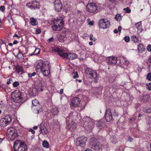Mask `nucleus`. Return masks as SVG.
Segmentation results:
<instances>
[{"instance_id": "nucleus-31", "label": "nucleus", "mask_w": 151, "mask_h": 151, "mask_svg": "<svg viewBox=\"0 0 151 151\" xmlns=\"http://www.w3.org/2000/svg\"><path fill=\"white\" fill-rule=\"evenodd\" d=\"M40 49L39 48H35V51L33 53L30 54L29 55L32 56V55H37L40 52Z\"/></svg>"}, {"instance_id": "nucleus-54", "label": "nucleus", "mask_w": 151, "mask_h": 151, "mask_svg": "<svg viewBox=\"0 0 151 151\" xmlns=\"http://www.w3.org/2000/svg\"><path fill=\"white\" fill-rule=\"evenodd\" d=\"M29 132H31V133L32 134H34L35 133V131L32 129H30L29 130Z\"/></svg>"}, {"instance_id": "nucleus-57", "label": "nucleus", "mask_w": 151, "mask_h": 151, "mask_svg": "<svg viewBox=\"0 0 151 151\" xmlns=\"http://www.w3.org/2000/svg\"><path fill=\"white\" fill-rule=\"evenodd\" d=\"M71 114H70V116L69 117L68 116L67 117H66V120L67 121H69V118H70V119H72V117L71 116Z\"/></svg>"}, {"instance_id": "nucleus-6", "label": "nucleus", "mask_w": 151, "mask_h": 151, "mask_svg": "<svg viewBox=\"0 0 151 151\" xmlns=\"http://www.w3.org/2000/svg\"><path fill=\"white\" fill-rule=\"evenodd\" d=\"M86 9L88 12L90 13L95 14L98 12L97 5L94 3H89L86 5Z\"/></svg>"}, {"instance_id": "nucleus-17", "label": "nucleus", "mask_w": 151, "mask_h": 151, "mask_svg": "<svg viewBox=\"0 0 151 151\" xmlns=\"http://www.w3.org/2000/svg\"><path fill=\"white\" fill-rule=\"evenodd\" d=\"M32 106H37L38 107L36 109L37 113L38 114L39 112H41L42 107L37 100L36 99L33 100L32 102Z\"/></svg>"}, {"instance_id": "nucleus-11", "label": "nucleus", "mask_w": 151, "mask_h": 151, "mask_svg": "<svg viewBox=\"0 0 151 151\" xmlns=\"http://www.w3.org/2000/svg\"><path fill=\"white\" fill-rule=\"evenodd\" d=\"M78 55L75 53H66L64 52L63 55V58H66L69 60H73L77 58Z\"/></svg>"}, {"instance_id": "nucleus-27", "label": "nucleus", "mask_w": 151, "mask_h": 151, "mask_svg": "<svg viewBox=\"0 0 151 151\" xmlns=\"http://www.w3.org/2000/svg\"><path fill=\"white\" fill-rule=\"evenodd\" d=\"M36 89L39 91L42 92L43 91V85L42 83H40L36 86Z\"/></svg>"}, {"instance_id": "nucleus-49", "label": "nucleus", "mask_w": 151, "mask_h": 151, "mask_svg": "<svg viewBox=\"0 0 151 151\" xmlns=\"http://www.w3.org/2000/svg\"><path fill=\"white\" fill-rule=\"evenodd\" d=\"M118 116V114L117 112L116 111V110H114V114L113 116L114 117L116 118Z\"/></svg>"}, {"instance_id": "nucleus-25", "label": "nucleus", "mask_w": 151, "mask_h": 151, "mask_svg": "<svg viewBox=\"0 0 151 151\" xmlns=\"http://www.w3.org/2000/svg\"><path fill=\"white\" fill-rule=\"evenodd\" d=\"M138 51L140 52H142L145 49L144 46L142 44H139L137 47Z\"/></svg>"}, {"instance_id": "nucleus-59", "label": "nucleus", "mask_w": 151, "mask_h": 151, "mask_svg": "<svg viewBox=\"0 0 151 151\" xmlns=\"http://www.w3.org/2000/svg\"><path fill=\"white\" fill-rule=\"evenodd\" d=\"M63 89L62 88L60 90V94H62L63 93Z\"/></svg>"}, {"instance_id": "nucleus-46", "label": "nucleus", "mask_w": 151, "mask_h": 151, "mask_svg": "<svg viewBox=\"0 0 151 151\" xmlns=\"http://www.w3.org/2000/svg\"><path fill=\"white\" fill-rule=\"evenodd\" d=\"M41 32V30L39 28H37L36 29L35 31V33L36 34H40Z\"/></svg>"}, {"instance_id": "nucleus-20", "label": "nucleus", "mask_w": 151, "mask_h": 151, "mask_svg": "<svg viewBox=\"0 0 151 151\" xmlns=\"http://www.w3.org/2000/svg\"><path fill=\"white\" fill-rule=\"evenodd\" d=\"M15 71L18 74H22L24 73V70L22 66L17 65L15 67Z\"/></svg>"}, {"instance_id": "nucleus-36", "label": "nucleus", "mask_w": 151, "mask_h": 151, "mask_svg": "<svg viewBox=\"0 0 151 151\" xmlns=\"http://www.w3.org/2000/svg\"><path fill=\"white\" fill-rule=\"evenodd\" d=\"M115 19L117 21H120L121 19V17L120 14H117L115 16Z\"/></svg>"}, {"instance_id": "nucleus-39", "label": "nucleus", "mask_w": 151, "mask_h": 151, "mask_svg": "<svg viewBox=\"0 0 151 151\" xmlns=\"http://www.w3.org/2000/svg\"><path fill=\"white\" fill-rule=\"evenodd\" d=\"M123 10L125 11V13H130L131 12V10L128 7H127V8H124L123 9Z\"/></svg>"}, {"instance_id": "nucleus-56", "label": "nucleus", "mask_w": 151, "mask_h": 151, "mask_svg": "<svg viewBox=\"0 0 151 151\" xmlns=\"http://www.w3.org/2000/svg\"><path fill=\"white\" fill-rule=\"evenodd\" d=\"M135 26L136 27H137V28L139 26V25H141V23L140 22H139L136 24H135Z\"/></svg>"}, {"instance_id": "nucleus-63", "label": "nucleus", "mask_w": 151, "mask_h": 151, "mask_svg": "<svg viewBox=\"0 0 151 151\" xmlns=\"http://www.w3.org/2000/svg\"><path fill=\"white\" fill-rule=\"evenodd\" d=\"M18 43V41L17 40H15L13 42V44H16Z\"/></svg>"}, {"instance_id": "nucleus-24", "label": "nucleus", "mask_w": 151, "mask_h": 151, "mask_svg": "<svg viewBox=\"0 0 151 151\" xmlns=\"http://www.w3.org/2000/svg\"><path fill=\"white\" fill-rule=\"evenodd\" d=\"M110 141L113 144H115L117 142L116 138L115 135H112L110 136Z\"/></svg>"}, {"instance_id": "nucleus-3", "label": "nucleus", "mask_w": 151, "mask_h": 151, "mask_svg": "<svg viewBox=\"0 0 151 151\" xmlns=\"http://www.w3.org/2000/svg\"><path fill=\"white\" fill-rule=\"evenodd\" d=\"M26 95L25 93L18 91L13 93L11 95V98L14 102L16 103H20L22 102V99Z\"/></svg>"}, {"instance_id": "nucleus-18", "label": "nucleus", "mask_w": 151, "mask_h": 151, "mask_svg": "<svg viewBox=\"0 0 151 151\" xmlns=\"http://www.w3.org/2000/svg\"><path fill=\"white\" fill-rule=\"evenodd\" d=\"M117 61V58L113 56L108 57L106 59L107 62L109 64H115Z\"/></svg>"}, {"instance_id": "nucleus-21", "label": "nucleus", "mask_w": 151, "mask_h": 151, "mask_svg": "<svg viewBox=\"0 0 151 151\" xmlns=\"http://www.w3.org/2000/svg\"><path fill=\"white\" fill-rule=\"evenodd\" d=\"M40 129L41 133L43 135L47 134L48 133V130L46 127L44 125H41L40 126Z\"/></svg>"}, {"instance_id": "nucleus-62", "label": "nucleus", "mask_w": 151, "mask_h": 151, "mask_svg": "<svg viewBox=\"0 0 151 151\" xmlns=\"http://www.w3.org/2000/svg\"><path fill=\"white\" fill-rule=\"evenodd\" d=\"M1 88H2L4 90H6V86H1Z\"/></svg>"}, {"instance_id": "nucleus-29", "label": "nucleus", "mask_w": 151, "mask_h": 151, "mask_svg": "<svg viewBox=\"0 0 151 151\" xmlns=\"http://www.w3.org/2000/svg\"><path fill=\"white\" fill-rule=\"evenodd\" d=\"M4 119L6 121V122L8 125L11 122L12 119L9 115H7L5 116Z\"/></svg>"}, {"instance_id": "nucleus-60", "label": "nucleus", "mask_w": 151, "mask_h": 151, "mask_svg": "<svg viewBox=\"0 0 151 151\" xmlns=\"http://www.w3.org/2000/svg\"><path fill=\"white\" fill-rule=\"evenodd\" d=\"M118 29L119 30V32L120 33L121 32V29H122V27L121 26H119L118 27Z\"/></svg>"}, {"instance_id": "nucleus-32", "label": "nucleus", "mask_w": 151, "mask_h": 151, "mask_svg": "<svg viewBox=\"0 0 151 151\" xmlns=\"http://www.w3.org/2000/svg\"><path fill=\"white\" fill-rule=\"evenodd\" d=\"M132 40L135 43H138L139 42V41L136 36L133 35L132 36Z\"/></svg>"}, {"instance_id": "nucleus-9", "label": "nucleus", "mask_w": 151, "mask_h": 151, "mask_svg": "<svg viewBox=\"0 0 151 151\" xmlns=\"http://www.w3.org/2000/svg\"><path fill=\"white\" fill-rule=\"evenodd\" d=\"M7 134L8 136H11V139L14 140L18 136L17 131L13 127L9 128L7 130Z\"/></svg>"}, {"instance_id": "nucleus-45", "label": "nucleus", "mask_w": 151, "mask_h": 151, "mask_svg": "<svg viewBox=\"0 0 151 151\" xmlns=\"http://www.w3.org/2000/svg\"><path fill=\"white\" fill-rule=\"evenodd\" d=\"M124 40L126 42H128L129 41L130 38L128 36H127L124 37Z\"/></svg>"}, {"instance_id": "nucleus-2", "label": "nucleus", "mask_w": 151, "mask_h": 151, "mask_svg": "<svg viewBox=\"0 0 151 151\" xmlns=\"http://www.w3.org/2000/svg\"><path fill=\"white\" fill-rule=\"evenodd\" d=\"M53 25L52 28L53 30L59 31L61 30L64 24L65 21L62 17L55 19L53 20Z\"/></svg>"}, {"instance_id": "nucleus-53", "label": "nucleus", "mask_w": 151, "mask_h": 151, "mask_svg": "<svg viewBox=\"0 0 151 151\" xmlns=\"http://www.w3.org/2000/svg\"><path fill=\"white\" fill-rule=\"evenodd\" d=\"M147 49L149 52H151V45H149L147 47Z\"/></svg>"}, {"instance_id": "nucleus-35", "label": "nucleus", "mask_w": 151, "mask_h": 151, "mask_svg": "<svg viewBox=\"0 0 151 151\" xmlns=\"http://www.w3.org/2000/svg\"><path fill=\"white\" fill-rule=\"evenodd\" d=\"M104 123L101 121H99L97 122L96 125L97 127L101 128L103 126Z\"/></svg>"}, {"instance_id": "nucleus-38", "label": "nucleus", "mask_w": 151, "mask_h": 151, "mask_svg": "<svg viewBox=\"0 0 151 151\" xmlns=\"http://www.w3.org/2000/svg\"><path fill=\"white\" fill-rule=\"evenodd\" d=\"M17 56L18 58H22L23 55V54L19 51Z\"/></svg>"}, {"instance_id": "nucleus-15", "label": "nucleus", "mask_w": 151, "mask_h": 151, "mask_svg": "<svg viewBox=\"0 0 151 151\" xmlns=\"http://www.w3.org/2000/svg\"><path fill=\"white\" fill-rule=\"evenodd\" d=\"M55 9L57 12H60L62 8V5L60 1L58 0H55L53 2Z\"/></svg>"}, {"instance_id": "nucleus-16", "label": "nucleus", "mask_w": 151, "mask_h": 151, "mask_svg": "<svg viewBox=\"0 0 151 151\" xmlns=\"http://www.w3.org/2000/svg\"><path fill=\"white\" fill-rule=\"evenodd\" d=\"M81 101V99L78 97H76L73 98L71 100V103L70 104L71 107L78 106Z\"/></svg>"}, {"instance_id": "nucleus-22", "label": "nucleus", "mask_w": 151, "mask_h": 151, "mask_svg": "<svg viewBox=\"0 0 151 151\" xmlns=\"http://www.w3.org/2000/svg\"><path fill=\"white\" fill-rule=\"evenodd\" d=\"M150 98V95L149 94H143L141 99V100L143 102H147L149 100Z\"/></svg>"}, {"instance_id": "nucleus-51", "label": "nucleus", "mask_w": 151, "mask_h": 151, "mask_svg": "<svg viewBox=\"0 0 151 151\" xmlns=\"http://www.w3.org/2000/svg\"><path fill=\"white\" fill-rule=\"evenodd\" d=\"M54 38L53 37H52L50 38L48 40V42H52L54 41Z\"/></svg>"}, {"instance_id": "nucleus-7", "label": "nucleus", "mask_w": 151, "mask_h": 151, "mask_svg": "<svg viewBox=\"0 0 151 151\" xmlns=\"http://www.w3.org/2000/svg\"><path fill=\"white\" fill-rule=\"evenodd\" d=\"M83 120L84 121L83 127L86 129L91 130L93 127V122L89 118L87 117L84 118Z\"/></svg>"}, {"instance_id": "nucleus-61", "label": "nucleus", "mask_w": 151, "mask_h": 151, "mask_svg": "<svg viewBox=\"0 0 151 151\" xmlns=\"http://www.w3.org/2000/svg\"><path fill=\"white\" fill-rule=\"evenodd\" d=\"M148 61L151 63V55L150 56L148 60Z\"/></svg>"}, {"instance_id": "nucleus-26", "label": "nucleus", "mask_w": 151, "mask_h": 151, "mask_svg": "<svg viewBox=\"0 0 151 151\" xmlns=\"http://www.w3.org/2000/svg\"><path fill=\"white\" fill-rule=\"evenodd\" d=\"M8 124L4 119H1L0 120V126L2 127H4Z\"/></svg>"}, {"instance_id": "nucleus-13", "label": "nucleus", "mask_w": 151, "mask_h": 151, "mask_svg": "<svg viewBox=\"0 0 151 151\" xmlns=\"http://www.w3.org/2000/svg\"><path fill=\"white\" fill-rule=\"evenodd\" d=\"M27 6L32 9H39L40 7L39 3L36 1H34L32 2L27 3Z\"/></svg>"}, {"instance_id": "nucleus-12", "label": "nucleus", "mask_w": 151, "mask_h": 151, "mask_svg": "<svg viewBox=\"0 0 151 151\" xmlns=\"http://www.w3.org/2000/svg\"><path fill=\"white\" fill-rule=\"evenodd\" d=\"M86 73L88 75L93 78H96L97 77L96 72L93 69L90 68H87L85 70Z\"/></svg>"}, {"instance_id": "nucleus-4", "label": "nucleus", "mask_w": 151, "mask_h": 151, "mask_svg": "<svg viewBox=\"0 0 151 151\" xmlns=\"http://www.w3.org/2000/svg\"><path fill=\"white\" fill-rule=\"evenodd\" d=\"M13 147L15 151H26V146L23 141L17 140L14 142Z\"/></svg>"}, {"instance_id": "nucleus-50", "label": "nucleus", "mask_w": 151, "mask_h": 151, "mask_svg": "<svg viewBox=\"0 0 151 151\" xmlns=\"http://www.w3.org/2000/svg\"><path fill=\"white\" fill-rule=\"evenodd\" d=\"M73 77L74 78L78 77V74L77 72H76L74 73V75L73 76Z\"/></svg>"}, {"instance_id": "nucleus-52", "label": "nucleus", "mask_w": 151, "mask_h": 151, "mask_svg": "<svg viewBox=\"0 0 151 151\" xmlns=\"http://www.w3.org/2000/svg\"><path fill=\"white\" fill-rule=\"evenodd\" d=\"M137 29L138 30H139L140 32H142V30H143V29H142V25H139L138 27L137 28Z\"/></svg>"}, {"instance_id": "nucleus-34", "label": "nucleus", "mask_w": 151, "mask_h": 151, "mask_svg": "<svg viewBox=\"0 0 151 151\" xmlns=\"http://www.w3.org/2000/svg\"><path fill=\"white\" fill-rule=\"evenodd\" d=\"M143 111L146 113H151V109L148 107H145L143 109Z\"/></svg>"}, {"instance_id": "nucleus-19", "label": "nucleus", "mask_w": 151, "mask_h": 151, "mask_svg": "<svg viewBox=\"0 0 151 151\" xmlns=\"http://www.w3.org/2000/svg\"><path fill=\"white\" fill-rule=\"evenodd\" d=\"M52 49L53 51L57 52L58 54L62 58L64 52L63 50L56 47H53L52 48Z\"/></svg>"}, {"instance_id": "nucleus-47", "label": "nucleus", "mask_w": 151, "mask_h": 151, "mask_svg": "<svg viewBox=\"0 0 151 151\" xmlns=\"http://www.w3.org/2000/svg\"><path fill=\"white\" fill-rule=\"evenodd\" d=\"M90 40H91V41H95L96 39L95 38H94V39L93 38V35L92 34H90Z\"/></svg>"}, {"instance_id": "nucleus-40", "label": "nucleus", "mask_w": 151, "mask_h": 151, "mask_svg": "<svg viewBox=\"0 0 151 151\" xmlns=\"http://www.w3.org/2000/svg\"><path fill=\"white\" fill-rule=\"evenodd\" d=\"M146 87L149 91L151 90V83H147L146 84Z\"/></svg>"}, {"instance_id": "nucleus-41", "label": "nucleus", "mask_w": 151, "mask_h": 151, "mask_svg": "<svg viewBox=\"0 0 151 151\" xmlns=\"http://www.w3.org/2000/svg\"><path fill=\"white\" fill-rule=\"evenodd\" d=\"M149 81H151V72L148 73L147 76L146 78Z\"/></svg>"}, {"instance_id": "nucleus-23", "label": "nucleus", "mask_w": 151, "mask_h": 151, "mask_svg": "<svg viewBox=\"0 0 151 151\" xmlns=\"http://www.w3.org/2000/svg\"><path fill=\"white\" fill-rule=\"evenodd\" d=\"M30 23L33 26L37 25L38 23V22L37 19L34 17H31L30 18Z\"/></svg>"}, {"instance_id": "nucleus-30", "label": "nucleus", "mask_w": 151, "mask_h": 151, "mask_svg": "<svg viewBox=\"0 0 151 151\" xmlns=\"http://www.w3.org/2000/svg\"><path fill=\"white\" fill-rule=\"evenodd\" d=\"M103 90V87L101 86H99L94 88V90L95 92L97 93H101Z\"/></svg>"}, {"instance_id": "nucleus-42", "label": "nucleus", "mask_w": 151, "mask_h": 151, "mask_svg": "<svg viewBox=\"0 0 151 151\" xmlns=\"http://www.w3.org/2000/svg\"><path fill=\"white\" fill-rule=\"evenodd\" d=\"M36 74L35 72H33L32 73H28V76L29 77H31L32 76H35Z\"/></svg>"}, {"instance_id": "nucleus-8", "label": "nucleus", "mask_w": 151, "mask_h": 151, "mask_svg": "<svg viewBox=\"0 0 151 151\" xmlns=\"http://www.w3.org/2000/svg\"><path fill=\"white\" fill-rule=\"evenodd\" d=\"M98 24L100 28L105 29L110 26V22L107 19H102L99 20Z\"/></svg>"}, {"instance_id": "nucleus-5", "label": "nucleus", "mask_w": 151, "mask_h": 151, "mask_svg": "<svg viewBox=\"0 0 151 151\" xmlns=\"http://www.w3.org/2000/svg\"><path fill=\"white\" fill-rule=\"evenodd\" d=\"M90 146L92 149L96 151L100 150L103 147V145L99 141H98L94 137L91 138L90 142Z\"/></svg>"}, {"instance_id": "nucleus-64", "label": "nucleus", "mask_w": 151, "mask_h": 151, "mask_svg": "<svg viewBox=\"0 0 151 151\" xmlns=\"http://www.w3.org/2000/svg\"><path fill=\"white\" fill-rule=\"evenodd\" d=\"M85 151H92L91 149L89 148H87Z\"/></svg>"}, {"instance_id": "nucleus-43", "label": "nucleus", "mask_w": 151, "mask_h": 151, "mask_svg": "<svg viewBox=\"0 0 151 151\" xmlns=\"http://www.w3.org/2000/svg\"><path fill=\"white\" fill-rule=\"evenodd\" d=\"M19 85V82L18 81H15L13 83V85L14 87H17Z\"/></svg>"}, {"instance_id": "nucleus-14", "label": "nucleus", "mask_w": 151, "mask_h": 151, "mask_svg": "<svg viewBox=\"0 0 151 151\" xmlns=\"http://www.w3.org/2000/svg\"><path fill=\"white\" fill-rule=\"evenodd\" d=\"M104 116L106 121L108 122H110L113 119L112 114L110 109L106 110Z\"/></svg>"}, {"instance_id": "nucleus-58", "label": "nucleus", "mask_w": 151, "mask_h": 151, "mask_svg": "<svg viewBox=\"0 0 151 151\" xmlns=\"http://www.w3.org/2000/svg\"><path fill=\"white\" fill-rule=\"evenodd\" d=\"M93 24H94V22L93 21H91V22H89L88 23L89 24L92 25V26L93 25Z\"/></svg>"}, {"instance_id": "nucleus-48", "label": "nucleus", "mask_w": 151, "mask_h": 151, "mask_svg": "<svg viewBox=\"0 0 151 151\" xmlns=\"http://www.w3.org/2000/svg\"><path fill=\"white\" fill-rule=\"evenodd\" d=\"M5 10V7L4 6H1L0 7V11L4 12Z\"/></svg>"}, {"instance_id": "nucleus-37", "label": "nucleus", "mask_w": 151, "mask_h": 151, "mask_svg": "<svg viewBox=\"0 0 151 151\" xmlns=\"http://www.w3.org/2000/svg\"><path fill=\"white\" fill-rule=\"evenodd\" d=\"M64 37L63 36L60 35L58 37L59 41L61 42H63L64 41Z\"/></svg>"}, {"instance_id": "nucleus-33", "label": "nucleus", "mask_w": 151, "mask_h": 151, "mask_svg": "<svg viewBox=\"0 0 151 151\" xmlns=\"http://www.w3.org/2000/svg\"><path fill=\"white\" fill-rule=\"evenodd\" d=\"M43 146L46 148H48L49 147V145L48 142L46 140H44L42 142Z\"/></svg>"}, {"instance_id": "nucleus-28", "label": "nucleus", "mask_w": 151, "mask_h": 151, "mask_svg": "<svg viewBox=\"0 0 151 151\" xmlns=\"http://www.w3.org/2000/svg\"><path fill=\"white\" fill-rule=\"evenodd\" d=\"M51 112L52 114L54 116L57 115L58 113V108L56 107H53L52 109Z\"/></svg>"}, {"instance_id": "nucleus-55", "label": "nucleus", "mask_w": 151, "mask_h": 151, "mask_svg": "<svg viewBox=\"0 0 151 151\" xmlns=\"http://www.w3.org/2000/svg\"><path fill=\"white\" fill-rule=\"evenodd\" d=\"M128 140L129 142H131L133 140V139L131 137H130V136H128Z\"/></svg>"}, {"instance_id": "nucleus-44", "label": "nucleus", "mask_w": 151, "mask_h": 151, "mask_svg": "<svg viewBox=\"0 0 151 151\" xmlns=\"http://www.w3.org/2000/svg\"><path fill=\"white\" fill-rule=\"evenodd\" d=\"M13 82V79L12 78H10L9 79L7 80V81L6 82L7 84L9 85L11 83Z\"/></svg>"}, {"instance_id": "nucleus-1", "label": "nucleus", "mask_w": 151, "mask_h": 151, "mask_svg": "<svg viewBox=\"0 0 151 151\" xmlns=\"http://www.w3.org/2000/svg\"><path fill=\"white\" fill-rule=\"evenodd\" d=\"M49 63L47 61L42 60L37 61L36 68L37 69H40L42 73L45 76H48L50 73Z\"/></svg>"}, {"instance_id": "nucleus-10", "label": "nucleus", "mask_w": 151, "mask_h": 151, "mask_svg": "<svg viewBox=\"0 0 151 151\" xmlns=\"http://www.w3.org/2000/svg\"><path fill=\"white\" fill-rule=\"evenodd\" d=\"M87 138L85 137H79L75 143V144L77 146H80L83 147L85 145V143L86 142Z\"/></svg>"}]
</instances>
